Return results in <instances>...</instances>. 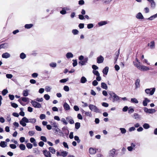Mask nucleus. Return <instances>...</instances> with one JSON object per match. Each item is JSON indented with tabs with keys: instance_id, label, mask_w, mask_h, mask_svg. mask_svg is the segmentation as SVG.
Here are the masks:
<instances>
[{
	"instance_id": "nucleus-1",
	"label": "nucleus",
	"mask_w": 157,
	"mask_h": 157,
	"mask_svg": "<svg viewBox=\"0 0 157 157\" xmlns=\"http://www.w3.org/2000/svg\"><path fill=\"white\" fill-rule=\"evenodd\" d=\"M36 121V120L35 118H31L29 119L26 117H24L20 121V124L23 126L25 127L26 125V123H34Z\"/></svg>"
},
{
	"instance_id": "nucleus-2",
	"label": "nucleus",
	"mask_w": 157,
	"mask_h": 157,
	"mask_svg": "<svg viewBox=\"0 0 157 157\" xmlns=\"http://www.w3.org/2000/svg\"><path fill=\"white\" fill-rule=\"evenodd\" d=\"M109 94L113 99V102H119L121 101V98L118 96L113 92H110Z\"/></svg>"
},
{
	"instance_id": "nucleus-3",
	"label": "nucleus",
	"mask_w": 157,
	"mask_h": 157,
	"mask_svg": "<svg viewBox=\"0 0 157 157\" xmlns=\"http://www.w3.org/2000/svg\"><path fill=\"white\" fill-rule=\"evenodd\" d=\"M90 109L92 111L96 113H100V109L95 105L93 104H90L89 105Z\"/></svg>"
},
{
	"instance_id": "nucleus-4",
	"label": "nucleus",
	"mask_w": 157,
	"mask_h": 157,
	"mask_svg": "<svg viewBox=\"0 0 157 157\" xmlns=\"http://www.w3.org/2000/svg\"><path fill=\"white\" fill-rule=\"evenodd\" d=\"M155 88L154 87L150 89H146L145 90V92L147 94H149L151 95H153L155 91Z\"/></svg>"
},
{
	"instance_id": "nucleus-5",
	"label": "nucleus",
	"mask_w": 157,
	"mask_h": 157,
	"mask_svg": "<svg viewBox=\"0 0 157 157\" xmlns=\"http://www.w3.org/2000/svg\"><path fill=\"white\" fill-rule=\"evenodd\" d=\"M51 124L52 127V129L55 131V132H58V124L56 123L54 121H52L51 122Z\"/></svg>"
},
{
	"instance_id": "nucleus-6",
	"label": "nucleus",
	"mask_w": 157,
	"mask_h": 157,
	"mask_svg": "<svg viewBox=\"0 0 157 157\" xmlns=\"http://www.w3.org/2000/svg\"><path fill=\"white\" fill-rule=\"evenodd\" d=\"M69 133V131L67 129V127H64L62 129V132L61 133L62 134H60V135H63V136H67L68 135Z\"/></svg>"
},
{
	"instance_id": "nucleus-7",
	"label": "nucleus",
	"mask_w": 157,
	"mask_h": 157,
	"mask_svg": "<svg viewBox=\"0 0 157 157\" xmlns=\"http://www.w3.org/2000/svg\"><path fill=\"white\" fill-rule=\"evenodd\" d=\"M30 102L32 105L35 108H40L41 107V105L36 101H34L33 100H32Z\"/></svg>"
},
{
	"instance_id": "nucleus-8",
	"label": "nucleus",
	"mask_w": 157,
	"mask_h": 157,
	"mask_svg": "<svg viewBox=\"0 0 157 157\" xmlns=\"http://www.w3.org/2000/svg\"><path fill=\"white\" fill-rule=\"evenodd\" d=\"M144 110L145 112L149 113H152L156 112V110L155 109H148L146 107L144 108Z\"/></svg>"
},
{
	"instance_id": "nucleus-9",
	"label": "nucleus",
	"mask_w": 157,
	"mask_h": 157,
	"mask_svg": "<svg viewBox=\"0 0 157 157\" xmlns=\"http://www.w3.org/2000/svg\"><path fill=\"white\" fill-rule=\"evenodd\" d=\"M115 149H113L109 152V155L108 157H114L115 154Z\"/></svg>"
},
{
	"instance_id": "nucleus-10",
	"label": "nucleus",
	"mask_w": 157,
	"mask_h": 157,
	"mask_svg": "<svg viewBox=\"0 0 157 157\" xmlns=\"http://www.w3.org/2000/svg\"><path fill=\"white\" fill-rule=\"evenodd\" d=\"M43 153L46 157H51V155L49 151L45 150L43 151Z\"/></svg>"
},
{
	"instance_id": "nucleus-11",
	"label": "nucleus",
	"mask_w": 157,
	"mask_h": 157,
	"mask_svg": "<svg viewBox=\"0 0 157 157\" xmlns=\"http://www.w3.org/2000/svg\"><path fill=\"white\" fill-rule=\"evenodd\" d=\"M88 61V58L87 57L85 58L79 62V64L81 65H83L86 64Z\"/></svg>"
},
{
	"instance_id": "nucleus-12",
	"label": "nucleus",
	"mask_w": 157,
	"mask_h": 157,
	"mask_svg": "<svg viewBox=\"0 0 157 157\" xmlns=\"http://www.w3.org/2000/svg\"><path fill=\"white\" fill-rule=\"evenodd\" d=\"M150 101V100L148 99L147 98H144V100L143 101V104L144 106H146L147 105V103Z\"/></svg>"
},
{
	"instance_id": "nucleus-13",
	"label": "nucleus",
	"mask_w": 157,
	"mask_h": 157,
	"mask_svg": "<svg viewBox=\"0 0 157 157\" xmlns=\"http://www.w3.org/2000/svg\"><path fill=\"white\" fill-rule=\"evenodd\" d=\"M104 58L101 56H100L97 58V63H102L104 61Z\"/></svg>"
},
{
	"instance_id": "nucleus-14",
	"label": "nucleus",
	"mask_w": 157,
	"mask_h": 157,
	"mask_svg": "<svg viewBox=\"0 0 157 157\" xmlns=\"http://www.w3.org/2000/svg\"><path fill=\"white\" fill-rule=\"evenodd\" d=\"M89 153L91 154H94L96 152V149L95 148L90 147L89 149Z\"/></svg>"
},
{
	"instance_id": "nucleus-15",
	"label": "nucleus",
	"mask_w": 157,
	"mask_h": 157,
	"mask_svg": "<svg viewBox=\"0 0 157 157\" xmlns=\"http://www.w3.org/2000/svg\"><path fill=\"white\" fill-rule=\"evenodd\" d=\"M66 119L70 124H72L74 123V121L71 117L70 116L67 117H66Z\"/></svg>"
},
{
	"instance_id": "nucleus-16",
	"label": "nucleus",
	"mask_w": 157,
	"mask_h": 157,
	"mask_svg": "<svg viewBox=\"0 0 157 157\" xmlns=\"http://www.w3.org/2000/svg\"><path fill=\"white\" fill-rule=\"evenodd\" d=\"M150 69L149 67L143 65L141 66V68L140 69L141 70L144 71H146Z\"/></svg>"
},
{
	"instance_id": "nucleus-17",
	"label": "nucleus",
	"mask_w": 157,
	"mask_h": 157,
	"mask_svg": "<svg viewBox=\"0 0 157 157\" xmlns=\"http://www.w3.org/2000/svg\"><path fill=\"white\" fill-rule=\"evenodd\" d=\"M136 17L138 19H143L144 17L142 13L139 12L138 13L136 16Z\"/></svg>"
},
{
	"instance_id": "nucleus-18",
	"label": "nucleus",
	"mask_w": 157,
	"mask_h": 157,
	"mask_svg": "<svg viewBox=\"0 0 157 157\" xmlns=\"http://www.w3.org/2000/svg\"><path fill=\"white\" fill-rule=\"evenodd\" d=\"M10 54L8 52H6L2 55V57L3 58H7L10 57Z\"/></svg>"
},
{
	"instance_id": "nucleus-19",
	"label": "nucleus",
	"mask_w": 157,
	"mask_h": 157,
	"mask_svg": "<svg viewBox=\"0 0 157 157\" xmlns=\"http://www.w3.org/2000/svg\"><path fill=\"white\" fill-rule=\"evenodd\" d=\"M29 90L26 89L23 91L22 94L24 96H27L29 95Z\"/></svg>"
},
{
	"instance_id": "nucleus-20",
	"label": "nucleus",
	"mask_w": 157,
	"mask_h": 157,
	"mask_svg": "<svg viewBox=\"0 0 157 157\" xmlns=\"http://www.w3.org/2000/svg\"><path fill=\"white\" fill-rule=\"evenodd\" d=\"M140 79H137L135 82V88L136 89L140 87Z\"/></svg>"
},
{
	"instance_id": "nucleus-21",
	"label": "nucleus",
	"mask_w": 157,
	"mask_h": 157,
	"mask_svg": "<svg viewBox=\"0 0 157 157\" xmlns=\"http://www.w3.org/2000/svg\"><path fill=\"white\" fill-rule=\"evenodd\" d=\"M132 117L135 119H139L141 118L140 116L137 113H135L132 115Z\"/></svg>"
},
{
	"instance_id": "nucleus-22",
	"label": "nucleus",
	"mask_w": 157,
	"mask_h": 157,
	"mask_svg": "<svg viewBox=\"0 0 157 157\" xmlns=\"http://www.w3.org/2000/svg\"><path fill=\"white\" fill-rule=\"evenodd\" d=\"M109 67H106L105 68L103 69L102 72L103 73L106 75L107 74L108 72L109 71Z\"/></svg>"
},
{
	"instance_id": "nucleus-23",
	"label": "nucleus",
	"mask_w": 157,
	"mask_h": 157,
	"mask_svg": "<svg viewBox=\"0 0 157 157\" xmlns=\"http://www.w3.org/2000/svg\"><path fill=\"white\" fill-rule=\"evenodd\" d=\"M63 107L66 110H68L70 109V107L69 105L66 102L64 103L63 104Z\"/></svg>"
},
{
	"instance_id": "nucleus-24",
	"label": "nucleus",
	"mask_w": 157,
	"mask_h": 157,
	"mask_svg": "<svg viewBox=\"0 0 157 157\" xmlns=\"http://www.w3.org/2000/svg\"><path fill=\"white\" fill-rule=\"evenodd\" d=\"M101 87L103 89L105 90H107L108 89V86L107 84L104 82H101Z\"/></svg>"
},
{
	"instance_id": "nucleus-25",
	"label": "nucleus",
	"mask_w": 157,
	"mask_h": 157,
	"mask_svg": "<svg viewBox=\"0 0 157 157\" xmlns=\"http://www.w3.org/2000/svg\"><path fill=\"white\" fill-rule=\"evenodd\" d=\"M7 143L5 141H1L0 143V146L4 148L6 147L7 146Z\"/></svg>"
},
{
	"instance_id": "nucleus-26",
	"label": "nucleus",
	"mask_w": 157,
	"mask_h": 157,
	"mask_svg": "<svg viewBox=\"0 0 157 157\" xmlns=\"http://www.w3.org/2000/svg\"><path fill=\"white\" fill-rule=\"evenodd\" d=\"M1 48H8L9 47V44L7 43H5L1 44Z\"/></svg>"
},
{
	"instance_id": "nucleus-27",
	"label": "nucleus",
	"mask_w": 157,
	"mask_h": 157,
	"mask_svg": "<svg viewBox=\"0 0 157 157\" xmlns=\"http://www.w3.org/2000/svg\"><path fill=\"white\" fill-rule=\"evenodd\" d=\"M68 154V152L65 151H63L60 153L59 155H61L63 157L66 156Z\"/></svg>"
},
{
	"instance_id": "nucleus-28",
	"label": "nucleus",
	"mask_w": 157,
	"mask_h": 157,
	"mask_svg": "<svg viewBox=\"0 0 157 157\" xmlns=\"http://www.w3.org/2000/svg\"><path fill=\"white\" fill-rule=\"evenodd\" d=\"M107 22L106 21H102L99 22L98 25L100 26H101L104 25H105L107 24Z\"/></svg>"
},
{
	"instance_id": "nucleus-29",
	"label": "nucleus",
	"mask_w": 157,
	"mask_h": 157,
	"mask_svg": "<svg viewBox=\"0 0 157 157\" xmlns=\"http://www.w3.org/2000/svg\"><path fill=\"white\" fill-rule=\"evenodd\" d=\"M87 81L86 78L84 76L81 77L80 80V82L82 83H85Z\"/></svg>"
},
{
	"instance_id": "nucleus-30",
	"label": "nucleus",
	"mask_w": 157,
	"mask_h": 157,
	"mask_svg": "<svg viewBox=\"0 0 157 157\" xmlns=\"http://www.w3.org/2000/svg\"><path fill=\"white\" fill-rule=\"evenodd\" d=\"M66 56L67 58L69 59L73 57V54L71 52H68L67 53Z\"/></svg>"
},
{
	"instance_id": "nucleus-31",
	"label": "nucleus",
	"mask_w": 157,
	"mask_h": 157,
	"mask_svg": "<svg viewBox=\"0 0 157 157\" xmlns=\"http://www.w3.org/2000/svg\"><path fill=\"white\" fill-rule=\"evenodd\" d=\"M131 102L137 104L138 103V101L137 100L136 98H132L131 99Z\"/></svg>"
},
{
	"instance_id": "nucleus-32",
	"label": "nucleus",
	"mask_w": 157,
	"mask_h": 157,
	"mask_svg": "<svg viewBox=\"0 0 157 157\" xmlns=\"http://www.w3.org/2000/svg\"><path fill=\"white\" fill-rule=\"evenodd\" d=\"M33 26V25L32 24H26L25 26V28L27 29H29L32 27Z\"/></svg>"
},
{
	"instance_id": "nucleus-33",
	"label": "nucleus",
	"mask_w": 157,
	"mask_h": 157,
	"mask_svg": "<svg viewBox=\"0 0 157 157\" xmlns=\"http://www.w3.org/2000/svg\"><path fill=\"white\" fill-rule=\"evenodd\" d=\"M150 48L151 49H153L155 48V42L154 41H151L150 42Z\"/></svg>"
},
{
	"instance_id": "nucleus-34",
	"label": "nucleus",
	"mask_w": 157,
	"mask_h": 157,
	"mask_svg": "<svg viewBox=\"0 0 157 157\" xmlns=\"http://www.w3.org/2000/svg\"><path fill=\"white\" fill-rule=\"evenodd\" d=\"M21 99L23 101L26 102L29 101V98H28L22 97L21 98Z\"/></svg>"
},
{
	"instance_id": "nucleus-35",
	"label": "nucleus",
	"mask_w": 157,
	"mask_h": 157,
	"mask_svg": "<svg viewBox=\"0 0 157 157\" xmlns=\"http://www.w3.org/2000/svg\"><path fill=\"white\" fill-rule=\"evenodd\" d=\"M85 114L86 116L91 117H92V115L91 112H85Z\"/></svg>"
},
{
	"instance_id": "nucleus-36",
	"label": "nucleus",
	"mask_w": 157,
	"mask_h": 157,
	"mask_svg": "<svg viewBox=\"0 0 157 157\" xmlns=\"http://www.w3.org/2000/svg\"><path fill=\"white\" fill-rule=\"evenodd\" d=\"M49 151L52 154H54L55 153V150L52 147H51L49 148Z\"/></svg>"
},
{
	"instance_id": "nucleus-37",
	"label": "nucleus",
	"mask_w": 157,
	"mask_h": 157,
	"mask_svg": "<svg viewBox=\"0 0 157 157\" xmlns=\"http://www.w3.org/2000/svg\"><path fill=\"white\" fill-rule=\"evenodd\" d=\"M144 128L145 129H147L150 128V126L148 124L144 123L143 125Z\"/></svg>"
},
{
	"instance_id": "nucleus-38",
	"label": "nucleus",
	"mask_w": 157,
	"mask_h": 157,
	"mask_svg": "<svg viewBox=\"0 0 157 157\" xmlns=\"http://www.w3.org/2000/svg\"><path fill=\"white\" fill-rule=\"evenodd\" d=\"M50 67L54 68L56 66V63H55L52 62L49 64Z\"/></svg>"
},
{
	"instance_id": "nucleus-39",
	"label": "nucleus",
	"mask_w": 157,
	"mask_h": 157,
	"mask_svg": "<svg viewBox=\"0 0 157 157\" xmlns=\"http://www.w3.org/2000/svg\"><path fill=\"white\" fill-rule=\"evenodd\" d=\"M19 147L20 149L22 150H24L25 149V145L23 144H21L20 145Z\"/></svg>"
},
{
	"instance_id": "nucleus-40",
	"label": "nucleus",
	"mask_w": 157,
	"mask_h": 157,
	"mask_svg": "<svg viewBox=\"0 0 157 157\" xmlns=\"http://www.w3.org/2000/svg\"><path fill=\"white\" fill-rule=\"evenodd\" d=\"M150 3H151V7L152 8H155V3L154 1H152L150 2Z\"/></svg>"
},
{
	"instance_id": "nucleus-41",
	"label": "nucleus",
	"mask_w": 157,
	"mask_h": 157,
	"mask_svg": "<svg viewBox=\"0 0 157 157\" xmlns=\"http://www.w3.org/2000/svg\"><path fill=\"white\" fill-rule=\"evenodd\" d=\"M80 126V124L79 122H76L75 124V128L78 129L79 128Z\"/></svg>"
},
{
	"instance_id": "nucleus-42",
	"label": "nucleus",
	"mask_w": 157,
	"mask_h": 157,
	"mask_svg": "<svg viewBox=\"0 0 157 157\" xmlns=\"http://www.w3.org/2000/svg\"><path fill=\"white\" fill-rule=\"evenodd\" d=\"M26 57V55L24 53H21L20 55V58L22 59H24Z\"/></svg>"
},
{
	"instance_id": "nucleus-43",
	"label": "nucleus",
	"mask_w": 157,
	"mask_h": 157,
	"mask_svg": "<svg viewBox=\"0 0 157 157\" xmlns=\"http://www.w3.org/2000/svg\"><path fill=\"white\" fill-rule=\"evenodd\" d=\"M28 149H31L33 147V145L30 143H28L26 145Z\"/></svg>"
},
{
	"instance_id": "nucleus-44",
	"label": "nucleus",
	"mask_w": 157,
	"mask_h": 157,
	"mask_svg": "<svg viewBox=\"0 0 157 157\" xmlns=\"http://www.w3.org/2000/svg\"><path fill=\"white\" fill-rule=\"evenodd\" d=\"M120 129L121 130V132L122 134H124L126 132V130L124 128H120Z\"/></svg>"
},
{
	"instance_id": "nucleus-45",
	"label": "nucleus",
	"mask_w": 157,
	"mask_h": 157,
	"mask_svg": "<svg viewBox=\"0 0 157 157\" xmlns=\"http://www.w3.org/2000/svg\"><path fill=\"white\" fill-rule=\"evenodd\" d=\"M93 73L94 75H96V76H99V75H100V74L99 73L98 71H97L94 70L93 71Z\"/></svg>"
},
{
	"instance_id": "nucleus-46",
	"label": "nucleus",
	"mask_w": 157,
	"mask_h": 157,
	"mask_svg": "<svg viewBox=\"0 0 157 157\" xmlns=\"http://www.w3.org/2000/svg\"><path fill=\"white\" fill-rule=\"evenodd\" d=\"M133 63L134 65L139 69H140L141 68V66L140 65V63H135V62H133Z\"/></svg>"
},
{
	"instance_id": "nucleus-47",
	"label": "nucleus",
	"mask_w": 157,
	"mask_h": 157,
	"mask_svg": "<svg viewBox=\"0 0 157 157\" xmlns=\"http://www.w3.org/2000/svg\"><path fill=\"white\" fill-rule=\"evenodd\" d=\"M8 93V91L6 89H4L2 91V94L3 96H5L7 93Z\"/></svg>"
},
{
	"instance_id": "nucleus-48",
	"label": "nucleus",
	"mask_w": 157,
	"mask_h": 157,
	"mask_svg": "<svg viewBox=\"0 0 157 157\" xmlns=\"http://www.w3.org/2000/svg\"><path fill=\"white\" fill-rule=\"evenodd\" d=\"M69 80V78H66L63 79L61 80L60 81V82L62 83H64L68 81Z\"/></svg>"
},
{
	"instance_id": "nucleus-49",
	"label": "nucleus",
	"mask_w": 157,
	"mask_h": 157,
	"mask_svg": "<svg viewBox=\"0 0 157 157\" xmlns=\"http://www.w3.org/2000/svg\"><path fill=\"white\" fill-rule=\"evenodd\" d=\"M60 13L62 14H65L66 13V9L65 8H63L62 10L60 11Z\"/></svg>"
},
{
	"instance_id": "nucleus-50",
	"label": "nucleus",
	"mask_w": 157,
	"mask_h": 157,
	"mask_svg": "<svg viewBox=\"0 0 157 157\" xmlns=\"http://www.w3.org/2000/svg\"><path fill=\"white\" fill-rule=\"evenodd\" d=\"M40 140L44 142H46L47 141L46 137L43 136H41Z\"/></svg>"
},
{
	"instance_id": "nucleus-51",
	"label": "nucleus",
	"mask_w": 157,
	"mask_h": 157,
	"mask_svg": "<svg viewBox=\"0 0 157 157\" xmlns=\"http://www.w3.org/2000/svg\"><path fill=\"white\" fill-rule=\"evenodd\" d=\"M44 98L47 100H48L50 98V96L48 94H45L44 96Z\"/></svg>"
},
{
	"instance_id": "nucleus-52",
	"label": "nucleus",
	"mask_w": 157,
	"mask_h": 157,
	"mask_svg": "<svg viewBox=\"0 0 157 157\" xmlns=\"http://www.w3.org/2000/svg\"><path fill=\"white\" fill-rule=\"evenodd\" d=\"M74 139L75 140L77 141L78 143H79L80 141V140H79L78 137L77 136H75Z\"/></svg>"
},
{
	"instance_id": "nucleus-53",
	"label": "nucleus",
	"mask_w": 157,
	"mask_h": 157,
	"mask_svg": "<svg viewBox=\"0 0 157 157\" xmlns=\"http://www.w3.org/2000/svg\"><path fill=\"white\" fill-rule=\"evenodd\" d=\"M72 33L74 35H76L78 34V31L77 29H73L72 31Z\"/></svg>"
},
{
	"instance_id": "nucleus-54",
	"label": "nucleus",
	"mask_w": 157,
	"mask_h": 157,
	"mask_svg": "<svg viewBox=\"0 0 157 157\" xmlns=\"http://www.w3.org/2000/svg\"><path fill=\"white\" fill-rule=\"evenodd\" d=\"M63 89L66 91H68L69 90V87L67 86H64Z\"/></svg>"
},
{
	"instance_id": "nucleus-55",
	"label": "nucleus",
	"mask_w": 157,
	"mask_h": 157,
	"mask_svg": "<svg viewBox=\"0 0 157 157\" xmlns=\"http://www.w3.org/2000/svg\"><path fill=\"white\" fill-rule=\"evenodd\" d=\"M61 121L63 123V124H67V122L66 121V120L64 118H62L61 119Z\"/></svg>"
},
{
	"instance_id": "nucleus-56",
	"label": "nucleus",
	"mask_w": 157,
	"mask_h": 157,
	"mask_svg": "<svg viewBox=\"0 0 157 157\" xmlns=\"http://www.w3.org/2000/svg\"><path fill=\"white\" fill-rule=\"evenodd\" d=\"M94 26L93 24L90 23L87 25V27L88 29H90L92 28Z\"/></svg>"
},
{
	"instance_id": "nucleus-57",
	"label": "nucleus",
	"mask_w": 157,
	"mask_h": 157,
	"mask_svg": "<svg viewBox=\"0 0 157 157\" xmlns=\"http://www.w3.org/2000/svg\"><path fill=\"white\" fill-rule=\"evenodd\" d=\"M51 88L48 86H46L45 88V90L47 92H50L51 90Z\"/></svg>"
},
{
	"instance_id": "nucleus-58",
	"label": "nucleus",
	"mask_w": 157,
	"mask_h": 157,
	"mask_svg": "<svg viewBox=\"0 0 157 157\" xmlns=\"http://www.w3.org/2000/svg\"><path fill=\"white\" fill-rule=\"evenodd\" d=\"M35 128L36 130L39 131H41V128L38 125H36L35 126Z\"/></svg>"
},
{
	"instance_id": "nucleus-59",
	"label": "nucleus",
	"mask_w": 157,
	"mask_h": 157,
	"mask_svg": "<svg viewBox=\"0 0 157 157\" xmlns=\"http://www.w3.org/2000/svg\"><path fill=\"white\" fill-rule=\"evenodd\" d=\"M45 117L46 116L45 114H41L40 116V118L41 119L43 120L45 118Z\"/></svg>"
},
{
	"instance_id": "nucleus-60",
	"label": "nucleus",
	"mask_w": 157,
	"mask_h": 157,
	"mask_svg": "<svg viewBox=\"0 0 157 157\" xmlns=\"http://www.w3.org/2000/svg\"><path fill=\"white\" fill-rule=\"evenodd\" d=\"M35 134V132L33 131H29V134L30 136H33Z\"/></svg>"
},
{
	"instance_id": "nucleus-61",
	"label": "nucleus",
	"mask_w": 157,
	"mask_h": 157,
	"mask_svg": "<svg viewBox=\"0 0 157 157\" xmlns=\"http://www.w3.org/2000/svg\"><path fill=\"white\" fill-rule=\"evenodd\" d=\"M10 146L11 148L13 149L16 148L17 147L15 144H10Z\"/></svg>"
},
{
	"instance_id": "nucleus-62",
	"label": "nucleus",
	"mask_w": 157,
	"mask_h": 157,
	"mask_svg": "<svg viewBox=\"0 0 157 157\" xmlns=\"http://www.w3.org/2000/svg\"><path fill=\"white\" fill-rule=\"evenodd\" d=\"M73 66L74 67L76 66L77 64V63L76 60L73 59Z\"/></svg>"
},
{
	"instance_id": "nucleus-63",
	"label": "nucleus",
	"mask_w": 157,
	"mask_h": 157,
	"mask_svg": "<svg viewBox=\"0 0 157 157\" xmlns=\"http://www.w3.org/2000/svg\"><path fill=\"white\" fill-rule=\"evenodd\" d=\"M134 111V110L133 108H129V109L128 110V112L129 113H131Z\"/></svg>"
},
{
	"instance_id": "nucleus-64",
	"label": "nucleus",
	"mask_w": 157,
	"mask_h": 157,
	"mask_svg": "<svg viewBox=\"0 0 157 157\" xmlns=\"http://www.w3.org/2000/svg\"><path fill=\"white\" fill-rule=\"evenodd\" d=\"M6 76L8 78H11L13 77V75L11 74H7Z\"/></svg>"
}]
</instances>
